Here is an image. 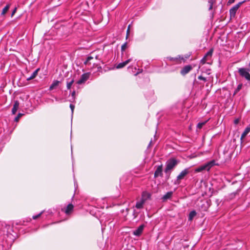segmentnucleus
Listing matches in <instances>:
<instances>
[{
    "mask_svg": "<svg viewBox=\"0 0 250 250\" xmlns=\"http://www.w3.org/2000/svg\"><path fill=\"white\" fill-rule=\"evenodd\" d=\"M154 95V92L153 91H149V92H147L146 94H145V96H146V98L147 100H151V97H153Z\"/></svg>",
    "mask_w": 250,
    "mask_h": 250,
    "instance_id": "24",
    "label": "nucleus"
},
{
    "mask_svg": "<svg viewBox=\"0 0 250 250\" xmlns=\"http://www.w3.org/2000/svg\"><path fill=\"white\" fill-rule=\"evenodd\" d=\"M130 24H129L128 26L127 29L126 31V39H127L129 35V32H130Z\"/></svg>",
    "mask_w": 250,
    "mask_h": 250,
    "instance_id": "33",
    "label": "nucleus"
},
{
    "mask_svg": "<svg viewBox=\"0 0 250 250\" xmlns=\"http://www.w3.org/2000/svg\"><path fill=\"white\" fill-rule=\"evenodd\" d=\"M249 65H250V63H249Z\"/></svg>",
    "mask_w": 250,
    "mask_h": 250,
    "instance_id": "44",
    "label": "nucleus"
},
{
    "mask_svg": "<svg viewBox=\"0 0 250 250\" xmlns=\"http://www.w3.org/2000/svg\"><path fill=\"white\" fill-rule=\"evenodd\" d=\"M239 119H235V120H234V124L235 125H237V124H238L239 123Z\"/></svg>",
    "mask_w": 250,
    "mask_h": 250,
    "instance_id": "39",
    "label": "nucleus"
},
{
    "mask_svg": "<svg viewBox=\"0 0 250 250\" xmlns=\"http://www.w3.org/2000/svg\"><path fill=\"white\" fill-rule=\"evenodd\" d=\"M243 86L242 83H240L238 85L237 88L235 89L233 95H235L236 93H237L241 89Z\"/></svg>",
    "mask_w": 250,
    "mask_h": 250,
    "instance_id": "26",
    "label": "nucleus"
},
{
    "mask_svg": "<svg viewBox=\"0 0 250 250\" xmlns=\"http://www.w3.org/2000/svg\"><path fill=\"white\" fill-rule=\"evenodd\" d=\"M145 225H140L137 229L134 230L133 232V235L137 236H139L141 235V234L142 233L143 229H144Z\"/></svg>",
    "mask_w": 250,
    "mask_h": 250,
    "instance_id": "13",
    "label": "nucleus"
},
{
    "mask_svg": "<svg viewBox=\"0 0 250 250\" xmlns=\"http://www.w3.org/2000/svg\"><path fill=\"white\" fill-rule=\"evenodd\" d=\"M173 192L169 191L167 192L166 194H165L162 198L163 201H166L168 199H170L172 196Z\"/></svg>",
    "mask_w": 250,
    "mask_h": 250,
    "instance_id": "18",
    "label": "nucleus"
},
{
    "mask_svg": "<svg viewBox=\"0 0 250 250\" xmlns=\"http://www.w3.org/2000/svg\"><path fill=\"white\" fill-rule=\"evenodd\" d=\"M74 206L72 204H69L66 208H62V211L64 212L66 214L69 215L73 211Z\"/></svg>",
    "mask_w": 250,
    "mask_h": 250,
    "instance_id": "11",
    "label": "nucleus"
},
{
    "mask_svg": "<svg viewBox=\"0 0 250 250\" xmlns=\"http://www.w3.org/2000/svg\"><path fill=\"white\" fill-rule=\"evenodd\" d=\"M20 103L18 101H14V104L13 105V107L12 109V113L13 114H15L17 110L19 107Z\"/></svg>",
    "mask_w": 250,
    "mask_h": 250,
    "instance_id": "17",
    "label": "nucleus"
},
{
    "mask_svg": "<svg viewBox=\"0 0 250 250\" xmlns=\"http://www.w3.org/2000/svg\"><path fill=\"white\" fill-rule=\"evenodd\" d=\"M22 114L19 113L17 117L15 118V121L18 122L19 120V118H21L22 116Z\"/></svg>",
    "mask_w": 250,
    "mask_h": 250,
    "instance_id": "35",
    "label": "nucleus"
},
{
    "mask_svg": "<svg viewBox=\"0 0 250 250\" xmlns=\"http://www.w3.org/2000/svg\"><path fill=\"white\" fill-rule=\"evenodd\" d=\"M9 4H7L2 9V13H1V15H4L7 12V11L8 10L9 8Z\"/></svg>",
    "mask_w": 250,
    "mask_h": 250,
    "instance_id": "29",
    "label": "nucleus"
},
{
    "mask_svg": "<svg viewBox=\"0 0 250 250\" xmlns=\"http://www.w3.org/2000/svg\"><path fill=\"white\" fill-rule=\"evenodd\" d=\"M190 55H187L184 57L183 56H179L177 57H167V59L170 62H173L175 64H180L182 62H185L186 60L189 58Z\"/></svg>",
    "mask_w": 250,
    "mask_h": 250,
    "instance_id": "3",
    "label": "nucleus"
},
{
    "mask_svg": "<svg viewBox=\"0 0 250 250\" xmlns=\"http://www.w3.org/2000/svg\"><path fill=\"white\" fill-rule=\"evenodd\" d=\"M209 206V202L208 200H201L200 204L198 205L200 209L203 211H207Z\"/></svg>",
    "mask_w": 250,
    "mask_h": 250,
    "instance_id": "6",
    "label": "nucleus"
},
{
    "mask_svg": "<svg viewBox=\"0 0 250 250\" xmlns=\"http://www.w3.org/2000/svg\"><path fill=\"white\" fill-rule=\"evenodd\" d=\"M138 73H139L138 72V73H137L136 74H135V76L137 75Z\"/></svg>",
    "mask_w": 250,
    "mask_h": 250,
    "instance_id": "43",
    "label": "nucleus"
},
{
    "mask_svg": "<svg viewBox=\"0 0 250 250\" xmlns=\"http://www.w3.org/2000/svg\"><path fill=\"white\" fill-rule=\"evenodd\" d=\"M250 69L247 68H239L238 69V73L240 76L244 78L246 80L250 82Z\"/></svg>",
    "mask_w": 250,
    "mask_h": 250,
    "instance_id": "2",
    "label": "nucleus"
},
{
    "mask_svg": "<svg viewBox=\"0 0 250 250\" xmlns=\"http://www.w3.org/2000/svg\"><path fill=\"white\" fill-rule=\"evenodd\" d=\"M69 106H70V108L71 109L72 113H73V112H74V108H75V105L72 104H70Z\"/></svg>",
    "mask_w": 250,
    "mask_h": 250,
    "instance_id": "36",
    "label": "nucleus"
},
{
    "mask_svg": "<svg viewBox=\"0 0 250 250\" xmlns=\"http://www.w3.org/2000/svg\"><path fill=\"white\" fill-rule=\"evenodd\" d=\"M250 132V125L248 126L243 132V133L241 135V137L240 138V140L241 141V142H242L243 139Z\"/></svg>",
    "mask_w": 250,
    "mask_h": 250,
    "instance_id": "16",
    "label": "nucleus"
},
{
    "mask_svg": "<svg viewBox=\"0 0 250 250\" xmlns=\"http://www.w3.org/2000/svg\"><path fill=\"white\" fill-rule=\"evenodd\" d=\"M208 167H209L208 166V165H206V164L205 165L197 167V168H196L195 170V171L196 172H201L204 170L208 171L209 170Z\"/></svg>",
    "mask_w": 250,
    "mask_h": 250,
    "instance_id": "15",
    "label": "nucleus"
},
{
    "mask_svg": "<svg viewBox=\"0 0 250 250\" xmlns=\"http://www.w3.org/2000/svg\"><path fill=\"white\" fill-rule=\"evenodd\" d=\"M209 120V119L205 121V122L199 123L197 125V127L199 129L202 128L203 126Z\"/></svg>",
    "mask_w": 250,
    "mask_h": 250,
    "instance_id": "25",
    "label": "nucleus"
},
{
    "mask_svg": "<svg viewBox=\"0 0 250 250\" xmlns=\"http://www.w3.org/2000/svg\"><path fill=\"white\" fill-rule=\"evenodd\" d=\"M189 168H185L182 170L177 176L176 180L175 182V184H179L181 183V181L183 180L188 174L189 173Z\"/></svg>",
    "mask_w": 250,
    "mask_h": 250,
    "instance_id": "4",
    "label": "nucleus"
},
{
    "mask_svg": "<svg viewBox=\"0 0 250 250\" xmlns=\"http://www.w3.org/2000/svg\"><path fill=\"white\" fill-rule=\"evenodd\" d=\"M93 57L92 56H88L86 58V60L85 62H84L83 63L84 65H87L89 63L90 64V63H89V61L91 60H92L93 59Z\"/></svg>",
    "mask_w": 250,
    "mask_h": 250,
    "instance_id": "27",
    "label": "nucleus"
},
{
    "mask_svg": "<svg viewBox=\"0 0 250 250\" xmlns=\"http://www.w3.org/2000/svg\"><path fill=\"white\" fill-rule=\"evenodd\" d=\"M245 0L238 2L237 4L233 6L230 10H229V14L231 18H234L236 15V13L238 9V8L240 7V6L245 2Z\"/></svg>",
    "mask_w": 250,
    "mask_h": 250,
    "instance_id": "5",
    "label": "nucleus"
},
{
    "mask_svg": "<svg viewBox=\"0 0 250 250\" xmlns=\"http://www.w3.org/2000/svg\"><path fill=\"white\" fill-rule=\"evenodd\" d=\"M179 162V160L174 158H170L166 162L164 172L166 174V178L167 180L169 179L172 171Z\"/></svg>",
    "mask_w": 250,
    "mask_h": 250,
    "instance_id": "1",
    "label": "nucleus"
},
{
    "mask_svg": "<svg viewBox=\"0 0 250 250\" xmlns=\"http://www.w3.org/2000/svg\"><path fill=\"white\" fill-rule=\"evenodd\" d=\"M235 0H229V1L228 2V4L229 5L230 4H232V3H233L235 1Z\"/></svg>",
    "mask_w": 250,
    "mask_h": 250,
    "instance_id": "38",
    "label": "nucleus"
},
{
    "mask_svg": "<svg viewBox=\"0 0 250 250\" xmlns=\"http://www.w3.org/2000/svg\"><path fill=\"white\" fill-rule=\"evenodd\" d=\"M198 79L200 80L203 81L204 82H207V78L205 77H203L202 76L200 75L198 76Z\"/></svg>",
    "mask_w": 250,
    "mask_h": 250,
    "instance_id": "34",
    "label": "nucleus"
},
{
    "mask_svg": "<svg viewBox=\"0 0 250 250\" xmlns=\"http://www.w3.org/2000/svg\"><path fill=\"white\" fill-rule=\"evenodd\" d=\"M127 42H125L121 46V52L122 54L125 51V50L127 48Z\"/></svg>",
    "mask_w": 250,
    "mask_h": 250,
    "instance_id": "28",
    "label": "nucleus"
},
{
    "mask_svg": "<svg viewBox=\"0 0 250 250\" xmlns=\"http://www.w3.org/2000/svg\"><path fill=\"white\" fill-rule=\"evenodd\" d=\"M196 212L194 210L190 211L188 215V220L192 221L193 218L196 215Z\"/></svg>",
    "mask_w": 250,
    "mask_h": 250,
    "instance_id": "22",
    "label": "nucleus"
},
{
    "mask_svg": "<svg viewBox=\"0 0 250 250\" xmlns=\"http://www.w3.org/2000/svg\"><path fill=\"white\" fill-rule=\"evenodd\" d=\"M72 95V96L73 97V98H75V91H73L71 94Z\"/></svg>",
    "mask_w": 250,
    "mask_h": 250,
    "instance_id": "40",
    "label": "nucleus"
},
{
    "mask_svg": "<svg viewBox=\"0 0 250 250\" xmlns=\"http://www.w3.org/2000/svg\"><path fill=\"white\" fill-rule=\"evenodd\" d=\"M193 69L191 65H187L183 67L180 71V74L182 76H185Z\"/></svg>",
    "mask_w": 250,
    "mask_h": 250,
    "instance_id": "9",
    "label": "nucleus"
},
{
    "mask_svg": "<svg viewBox=\"0 0 250 250\" xmlns=\"http://www.w3.org/2000/svg\"><path fill=\"white\" fill-rule=\"evenodd\" d=\"M16 8H15V9L14 10V11H13V12L12 13V16H13L15 14V12H16Z\"/></svg>",
    "mask_w": 250,
    "mask_h": 250,
    "instance_id": "41",
    "label": "nucleus"
},
{
    "mask_svg": "<svg viewBox=\"0 0 250 250\" xmlns=\"http://www.w3.org/2000/svg\"><path fill=\"white\" fill-rule=\"evenodd\" d=\"M156 168L154 173V178H156L159 176L161 177L163 176V165L156 167Z\"/></svg>",
    "mask_w": 250,
    "mask_h": 250,
    "instance_id": "8",
    "label": "nucleus"
},
{
    "mask_svg": "<svg viewBox=\"0 0 250 250\" xmlns=\"http://www.w3.org/2000/svg\"><path fill=\"white\" fill-rule=\"evenodd\" d=\"M236 194H237V192H233V193H231L230 194V196L231 198H234L236 196Z\"/></svg>",
    "mask_w": 250,
    "mask_h": 250,
    "instance_id": "37",
    "label": "nucleus"
},
{
    "mask_svg": "<svg viewBox=\"0 0 250 250\" xmlns=\"http://www.w3.org/2000/svg\"><path fill=\"white\" fill-rule=\"evenodd\" d=\"M145 202L140 199V201H137L135 205V208L137 209H142L144 208V205Z\"/></svg>",
    "mask_w": 250,
    "mask_h": 250,
    "instance_id": "19",
    "label": "nucleus"
},
{
    "mask_svg": "<svg viewBox=\"0 0 250 250\" xmlns=\"http://www.w3.org/2000/svg\"><path fill=\"white\" fill-rule=\"evenodd\" d=\"M208 2L209 4V6L208 8L209 10H211L213 8V5L214 3V0H208Z\"/></svg>",
    "mask_w": 250,
    "mask_h": 250,
    "instance_id": "30",
    "label": "nucleus"
},
{
    "mask_svg": "<svg viewBox=\"0 0 250 250\" xmlns=\"http://www.w3.org/2000/svg\"><path fill=\"white\" fill-rule=\"evenodd\" d=\"M214 163H215L214 161L213 160V161H210L206 164V165H208L209 167H208L209 170L210 169V168L214 165Z\"/></svg>",
    "mask_w": 250,
    "mask_h": 250,
    "instance_id": "31",
    "label": "nucleus"
},
{
    "mask_svg": "<svg viewBox=\"0 0 250 250\" xmlns=\"http://www.w3.org/2000/svg\"><path fill=\"white\" fill-rule=\"evenodd\" d=\"M43 213V211H42L40 213H39L38 214L33 216H32V219H34V220H36V219H38V218H39L42 215V214Z\"/></svg>",
    "mask_w": 250,
    "mask_h": 250,
    "instance_id": "32",
    "label": "nucleus"
},
{
    "mask_svg": "<svg viewBox=\"0 0 250 250\" xmlns=\"http://www.w3.org/2000/svg\"><path fill=\"white\" fill-rule=\"evenodd\" d=\"M40 68H37L31 75L30 77L26 79V80L29 81L35 78L38 75V72L40 71Z\"/></svg>",
    "mask_w": 250,
    "mask_h": 250,
    "instance_id": "20",
    "label": "nucleus"
},
{
    "mask_svg": "<svg viewBox=\"0 0 250 250\" xmlns=\"http://www.w3.org/2000/svg\"><path fill=\"white\" fill-rule=\"evenodd\" d=\"M89 74L88 73L82 74L80 79L77 82L78 84L84 83L89 78Z\"/></svg>",
    "mask_w": 250,
    "mask_h": 250,
    "instance_id": "10",
    "label": "nucleus"
},
{
    "mask_svg": "<svg viewBox=\"0 0 250 250\" xmlns=\"http://www.w3.org/2000/svg\"><path fill=\"white\" fill-rule=\"evenodd\" d=\"M60 83V82L59 81H57V80L54 81L50 85V86L49 87V90H53L55 87H56Z\"/></svg>",
    "mask_w": 250,
    "mask_h": 250,
    "instance_id": "21",
    "label": "nucleus"
},
{
    "mask_svg": "<svg viewBox=\"0 0 250 250\" xmlns=\"http://www.w3.org/2000/svg\"><path fill=\"white\" fill-rule=\"evenodd\" d=\"M74 79H72L70 81H69V79L67 80V81L66 82V87H67V89H70L71 88V86H72V84L74 83Z\"/></svg>",
    "mask_w": 250,
    "mask_h": 250,
    "instance_id": "23",
    "label": "nucleus"
},
{
    "mask_svg": "<svg viewBox=\"0 0 250 250\" xmlns=\"http://www.w3.org/2000/svg\"><path fill=\"white\" fill-rule=\"evenodd\" d=\"M95 59H97V60H98V59H99V58H98V55H97V56H95Z\"/></svg>",
    "mask_w": 250,
    "mask_h": 250,
    "instance_id": "42",
    "label": "nucleus"
},
{
    "mask_svg": "<svg viewBox=\"0 0 250 250\" xmlns=\"http://www.w3.org/2000/svg\"><path fill=\"white\" fill-rule=\"evenodd\" d=\"M131 60H132L131 59H129L124 62L119 63V64H118L116 65V68L117 69H120V68H123L125 65H126Z\"/></svg>",
    "mask_w": 250,
    "mask_h": 250,
    "instance_id": "14",
    "label": "nucleus"
},
{
    "mask_svg": "<svg viewBox=\"0 0 250 250\" xmlns=\"http://www.w3.org/2000/svg\"><path fill=\"white\" fill-rule=\"evenodd\" d=\"M213 49H210L205 54L204 57L201 60V63L203 64H205L207 62V61L209 59V58H211L213 54Z\"/></svg>",
    "mask_w": 250,
    "mask_h": 250,
    "instance_id": "7",
    "label": "nucleus"
},
{
    "mask_svg": "<svg viewBox=\"0 0 250 250\" xmlns=\"http://www.w3.org/2000/svg\"><path fill=\"white\" fill-rule=\"evenodd\" d=\"M151 196V193L144 191L142 193L141 199L146 202L147 200L150 199Z\"/></svg>",
    "mask_w": 250,
    "mask_h": 250,
    "instance_id": "12",
    "label": "nucleus"
}]
</instances>
